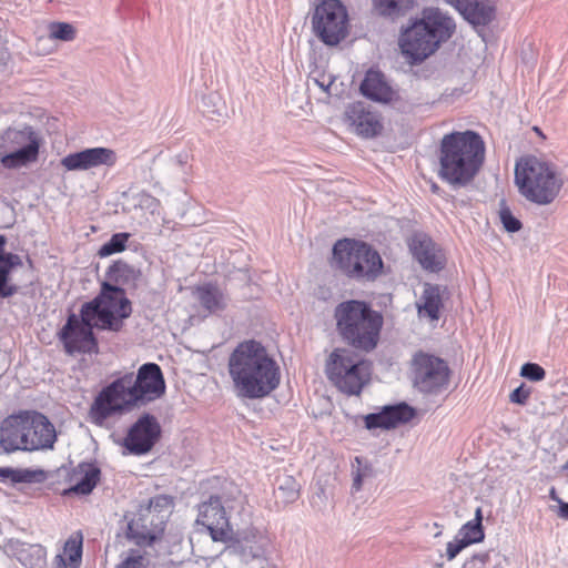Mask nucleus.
<instances>
[{
  "label": "nucleus",
  "mask_w": 568,
  "mask_h": 568,
  "mask_svg": "<svg viewBox=\"0 0 568 568\" xmlns=\"http://www.w3.org/2000/svg\"><path fill=\"white\" fill-rule=\"evenodd\" d=\"M165 389L161 367L155 363H145L136 374L125 373L103 387L91 406L90 416L101 425L114 414L161 398Z\"/></svg>",
  "instance_id": "obj_1"
},
{
  "label": "nucleus",
  "mask_w": 568,
  "mask_h": 568,
  "mask_svg": "<svg viewBox=\"0 0 568 568\" xmlns=\"http://www.w3.org/2000/svg\"><path fill=\"white\" fill-rule=\"evenodd\" d=\"M229 375L239 397L261 399L281 383V371L267 349L254 339L237 344L229 356Z\"/></svg>",
  "instance_id": "obj_2"
},
{
  "label": "nucleus",
  "mask_w": 568,
  "mask_h": 568,
  "mask_svg": "<svg viewBox=\"0 0 568 568\" xmlns=\"http://www.w3.org/2000/svg\"><path fill=\"white\" fill-rule=\"evenodd\" d=\"M485 161V142L479 133L466 130L445 134L439 146L438 176L453 187L473 182Z\"/></svg>",
  "instance_id": "obj_3"
},
{
  "label": "nucleus",
  "mask_w": 568,
  "mask_h": 568,
  "mask_svg": "<svg viewBox=\"0 0 568 568\" xmlns=\"http://www.w3.org/2000/svg\"><path fill=\"white\" fill-rule=\"evenodd\" d=\"M456 31L454 19L437 7L424 8L400 30L402 53L414 64L422 63L447 42Z\"/></svg>",
  "instance_id": "obj_4"
},
{
  "label": "nucleus",
  "mask_w": 568,
  "mask_h": 568,
  "mask_svg": "<svg viewBox=\"0 0 568 568\" xmlns=\"http://www.w3.org/2000/svg\"><path fill=\"white\" fill-rule=\"evenodd\" d=\"M334 318L337 333L347 345L366 353L377 346L384 317L368 303L358 300L341 302L334 310Z\"/></svg>",
  "instance_id": "obj_5"
},
{
  "label": "nucleus",
  "mask_w": 568,
  "mask_h": 568,
  "mask_svg": "<svg viewBox=\"0 0 568 568\" xmlns=\"http://www.w3.org/2000/svg\"><path fill=\"white\" fill-rule=\"evenodd\" d=\"M515 184L524 199L544 206L558 197L564 180L555 164L528 155L516 162Z\"/></svg>",
  "instance_id": "obj_6"
},
{
  "label": "nucleus",
  "mask_w": 568,
  "mask_h": 568,
  "mask_svg": "<svg viewBox=\"0 0 568 568\" xmlns=\"http://www.w3.org/2000/svg\"><path fill=\"white\" fill-rule=\"evenodd\" d=\"M326 375L342 393L359 395L371 381L372 365L348 348H336L327 361Z\"/></svg>",
  "instance_id": "obj_7"
},
{
  "label": "nucleus",
  "mask_w": 568,
  "mask_h": 568,
  "mask_svg": "<svg viewBox=\"0 0 568 568\" xmlns=\"http://www.w3.org/2000/svg\"><path fill=\"white\" fill-rule=\"evenodd\" d=\"M82 306L98 320L95 326L99 329L111 332L121 331L122 321L132 314V305L124 288L110 282H103L100 293Z\"/></svg>",
  "instance_id": "obj_8"
},
{
  "label": "nucleus",
  "mask_w": 568,
  "mask_h": 568,
  "mask_svg": "<svg viewBox=\"0 0 568 568\" xmlns=\"http://www.w3.org/2000/svg\"><path fill=\"white\" fill-rule=\"evenodd\" d=\"M311 22L314 34L328 47L339 44L348 34V12L341 0H317Z\"/></svg>",
  "instance_id": "obj_9"
},
{
  "label": "nucleus",
  "mask_w": 568,
  "mask_h": 568,
  "mask_svg": "<svg viewBox=\"0 0 568 568\" xmlns=\"http://www.w3.org/2000/svg\"><path fill=\"white\" fill-rule=\"evenodd\" d=\"M93 320H97L90 312L81 306L80 316L71 313L59 333V338L63 344L65 353L73 355L75 353L91 354L98 352V341L93 333Z\"/></svg>",
  "instance_id": "obj_10"
},
{
  "label": "nucleus",
  "mask_w": 568,
  "mask_h": 568,
  "mask_svg": "<svg viewBox=\"0 0 568 568\" xmlns=\"http://www.w3.org/2000/svg\"><path fill=\"white\" fill-rule=\"evenodd\" d=\"M450 369L443 358L419 352L413 357L414 386L425 394H438L449 382Z\"/></svg>",
  "instance_id": "obj_11"
},
{
  "label": "nucleus",
  "mask_w": 568,
  "mask_h": 568,
  "mask_svg": "<svg viewBox=\"0 0 568 568\" xmlns=\"http://www.w3.org/2000/svg\"><path fill=\"white\" fill-rule=\"evenodd\" d=\"M161 425L156 417L144 413L129 428L123 447L132 455L141 456L152 450L161 437Z\"/></svg>",
  "instance_id": "obj_12"
},
{
  "label": "nucleus",
  "mask_w": 568,
  "mask_h": 568,
  "mask_svg": "<svg viewBox=\"0 0 568 568\" xmlns=\"http://www.w3.org/2000/svg\"><path fill=\"white\" fill-rule=\"evenodd\" d=\"M165 529V516L158 515L141 505L128 523V538L139 547L151 546Z\"/></svg>",
  "instance_id": "obj_13"
},
{
  "label": "nucleus",
  "mask_w": 568,
  "mask_h": 568,
  "mask_svg": "<svg viewBox=\"0 0 568 568\" xmlns=\"http://www.w3.org/2000/svg\"><path fill=\"white\" fill-rule=\"evenodd\" d=\"M196 524L204 526L214 541H225L231 534L229 518L219 496H211L199 506Z\"/></svg>",
  "instance_id": "obj_14"
},
{
  "label": "nucleus",
  "mask_w": 568,
  "mask_h": 568,
  "mask_svg": "<svg viewBox=\"0 0 568 568\" xmlns=\"http://www.w3.org/2000/svg\"><path fill=\"white\" fill-rule=\"evenodd\" d=\"M116 163V154L104 146L88 148L69 153L61 159V165L67 171H88L99 166L111 168Z\"/></svg>",
  "instance_id": "obj_15"
},
{
  "label": "nucleus",
  "mask_w": 568,
  "mask_h": 568,
  "mask_svg": "<svg viewBox=\"0 0 568 568\" xmlns=\"http://www.w3.org/2000/svg\"><path fill=\"white\" fill-rule=\"evenodd\" d=\"M29 410H19L7 416L0 424V447L4 453L26 452L28 443Z\"/></svg>",
  "instance_id": "obj_16"
},
{
  "label": "nucleus",
  "mask_w": 568,
  "mask_h": 568,
  "mask_svg": "<svg viewBox=\"0 0 568 568\" xmlns=\"http://www.w3.org/2000/svg\"><path fill=\"white\" fill-rule=\"evenodd\" d=\"M28 443L26 452L51 449L57 440V433L49 418L37 410H29Z\"/></svg>",
  "instance_id": "obj_17"
},
{
  "label": "nucleus",
  "mask_w": 568,
  "mask_h": 568,
  "mask_svg": "<svg viewBox=\"0 0 568 568\" xmlns=\"http://www.w3.org/2000/svg\"><path fill=\"white\" fill-rule=\"evenodd\" d=\"M415 416V409L407 403L402 402L394 405H386L377 413L365 416L367 429H393L402 424L410 422Z\"/></svg>",
  "instance_id": "obj_18"
},
{
  "label": "nucleus",
  "mask_w": 568,
  "mask_h": 568,
  "mask_svg": "<svg viewBox=\"0 0 568 568\" xmlns=\"http://www.w3.org/2000/svg\"><path fill=\"white\" fill-rule=\"evenodd\" d=\"M345 116L356 134L362 138H375L383 130L378 114L363 102L349 104L346 109Z\"/></svg>",
  "instance_id": "obj_19"
},
{
  "label": "nucleus",
  "mask_w": 568,
  "mask_h": 568,
  "mask_svg": "<svg viewBox=\"0 0 568 568\" xmlns=\"http://www.w3.org/2000/svg\"><path fill=\"white\" fill-rule=\"evenodd\" d=\"M409 250L424 270L439 272L445 267V257L442 251L427 234H414L409 242Z\"/></svg>",
  "instance_id": "obj_20"
},
{
  "label": "nucleus",
  "mask_w": 568,
  "mask_h": 568,
  "mask_svg": "<svg viewBox=\"0 0 568 568\" xmlns=\"http://www.w3.org/2000/svg\"><path fill=\"white\" fill-rule=\"evenodd\" d=\"M474 28L486 27L496 17V7L490 0H447Z\"/></svg>",
  "instance_id": "obj_21"
},
{
  "label": "nucleus",
  "mask_w": 568,
  "mask_h": 568,
  "mask_svg": "<svg viewBox=\"0 0 568 568\" xmlns=\"http://www.w3.org/2000/svg\"><path fill=\"white\" fill-rule=\"evenodd\" d=\"M355 240H338L333 246V262L346 276L355 280H363V266L358 258L365 255L357 254Z\"/></svg>",
  "instance_id": "obj_22"
},
{
  "label": "nucleus",
  "mask_w": 568,
  "mask_h": 568,
  "mask_svg": "<svg viewBox=\"0 0 568 568\" xmlns=\"http://www.w3.org/2000/svg\"><path fill=\"white\" fill-rule=\"evenodd\" d=\"M8 555L13 556L26 568H45L47 550L39 544H27L10 539L4 545Z\"/></svg>",
  "instance_id": "obj_23"
},
{
  "label": "nucleus",
  "mask_w": 568,
  "mask_h": 568,
  "mask_svg": "<svg viewBox=\"0 0 568 568\" xmlns=\"http://www.w3.org/2000/svg\"><path fill=\"white\" fill-rule=\"evenodd\" d=\"M361 92L367 99L389 103L396 99L397 92L388 84L382 71L369 69L361 83Z\"/></svg>",
  "instance_id": "obj_24"
},
{
  "label": "nucleus",
  "mask_w": 568,
  "mask_h": 568,
  "mask_svg": "<svg viewBox=\"0 0 568 568\" xmlns=\"http://www.w3.org/2000/svg\"><path fill=\"white\" fill-rule=\"evenodd\" d=\"M195 296L202 308L210 314L223 312L229 305L227 295L217 285L212 283L197 286Z\"/></svg>",
  "instance_id": "obj_25"
},
{
  "label": "nucleus",
  "mask_w": 568,
  "mask_h": 568,
  "mask_svg": "<svg viewBox=\"0 0 568 568\" xmlns=\"http://www.w3.org/2000/svg\"><path fill=\"white\" fill-rule=\"evenodd\" d=\"M142 276L141 270L128 264L122 260L113 262L105 272L106 282L119 286L136 287L138 282Z\"/></svg>",
  "instance_id": "obj_26"
},
{
  "label": "nucleus",
  "mask_w": 568,
  "mask_h": 568,
  "mask_svg": "<svg viewBox=\"0 0 568 568\" xmlns=\"http://www.w3.org/2000/svg\"><path fill=\"white\" fill-rule=\"evenodd\" d=\"M39 154V141H32L28 145L17 150L0 151V163L6 169H18L37 160Z\"/></svg>",
  "instance_id": "obj_27"
},
{
  "label": "nucleus",
  "mask_w": 568,
  "mask_h": 568,
  "mask_svg": "<svg viewBox=\"0 0 568 568\" xmlns=\"http://www.w3.org/2000/svg\"><path fill=\"white\" fill-rule=\"evenodd\" d=\"M268 545V537L256 529H250L243 532L241 549L244 556L250 555L253 559H255V562L252 567H258V560L265 559L264 554Z\"/></svg>",
  "instance_id": "obj_28"
},
{
  "label": "nucleus",
  "mask_w": 568,
  "mask_h": 568,
  "mask_svg": "<svg viewBox=\"0 0 568 568\" xmlns=\"http://www.w3.org/2000/svg\"><path fill=\"white\" fill-rule=\"evenodd\" d=\"M78 473L81 475L80 480L64 490V494L89 495L95 488L101 477V469L94 463H80L78 465Z\"/></svg>",
  "instance_id": "obj_29"
},
{
  "label": "nucleus",
  "mask_w": 568,
  "mask_h": 568,
  "mask_svg": "<svg viewBox=\"0 0 568 568\" xmlns=\"http://www.w3.org/2000/svg\"><path fill=\"white\" fill-rule=\"evenodd\" d=\"M32 141H38L32 126L24 125L22 129L8 128L0 135V151L17 150Z\"/></svg>",
  "instance_id": "obj_30"
},
{
  "label": "nucleus",
  "mask_w": 568,
  "mask_h": 568,
  "mask_svg": "<svg viewBox=\"0 0 568 568\" xmlns=\"http://www.w3.org/2000/svg\"><path fill=\"white\" fill-rule=\"evenodd\" d=\"M445 291L446 287L428 283L425 284L422 295L423 304L418 305V312H425L430 320L437 321L440 316L443 293Z\"/></svg>",
  "instance_id": "obj_31"
},
{
  "label": "nucleus",
  "mask_w": 568,
  "mask_h": 568,
  "mask_svg": "<svg viewBox=\"0 0 568 568\" xmlns=\"http://www.w3.org/2000/svg\"><path fill=\"white\" fill-rule=\"evenodd\" d=\"M357 254L365 255L364 258H358L359 264L363 266V278L374 280L376 278L382 268L383 261L377 251L373 250L371 245L365 242L356 241Z\"/></svg>",
  "instance_id": "obj_32"
},
{
  "label": "nucleus",
  "mask_w": 568,
  "mask_h": 568,
  "mask_svg": "<svg viewBox=\"0 0 568 568\" xmlns=\"http://www.w3.org/2000/svg\"><path fill=\"white\" fill-rule=\"evenodd\" d=\"M0 479L16 484H40L47 479L43 469L0 467Z\"/></svg>",
  "instance_id": "obj_33"
},
{
  "label": "nucleus",
  "mask_w": 568,
  "mask_h": 568,
  "mask_svg": "<svg viewBox=\"0 0 568 568\" xmlns=\"http://www.w3.org/2000/svg\"><path fill=\"white\" fill-rule=\"evenodd\" d=\"M415 0H372L375 12L383 18L396 20L413 9Z\"/></svg>",
  "instance_id": "obj_34"
},
{
  "label": "nucleus",
  "mask_w": 568,
  "mask_h": 568,
  "mask_svg": "<svg viewBox=\"0 0 568 568\" xmlns=\"http://www.w3.org/2000/svg\"><path fill=\"white\" fill-rule=\"evenodd\" d=\"M63 555L69 561V568H79L82 558V536H71L64 544Z\"/></svg>",
  "instance_id": "obj_35"
},
{
  "label": "nucleus",
  "mask_w": 568,
  "mask_h": 568,
  "mask_svg": "<svg viewBox=\"0 0 568 568\" xmlns=\"http://www.w3.org/2000/svg\"><path fill=\"white\" fill-rule=\"evenodd\" d=\"M129 236L130 234L124 232L113 234L111 239L99 248L98 255L100 257H106L123 252Z\"/></svg>",
  "instance_id": "obj_36"
},
{
  "label": "nucleus",
  "mask_w": 568,
  "mask_h": 568,
  "mask_svg": "<svg viewBox=\"0 0 568 568\" xmlns=\"http://www.w3.org/2000/svg\"><path fill=\"white\" fill-rule=\"evenodd\" d=\"M278 497L285 504L295 501L300 496V487L292 476H284L280 479L277 487Z\"/></svg>",
  "instance_id": "obj_37"
},
{
  "label": "nucleus",
  "mask_w": 568,
  "mask_h": 568,
  "mask_svg": "<svg viewBox=\"0 0 568 568\" xmlns=\"http://www.w3.org/2000/svg\"><path fill=\"white\" fill-rule=\"evenodd\" d=\"M457 537L460 540H465L468 545L480 542L485 538L483 525L467 521L458 530Z\"/></svg>",
  "instance_id": "obj_38"
},
{
  "label": "nucleus",
  "mask_w": 568,
  "mask_h": 568,
  "mask_svg": "<svg viewBox=\"0 0 568 568\" xmlns=\"http://www.w3.org/2000/svg\"><path fill=\"white\" fill-rule=\"evenodd\" d=\"M141 506L143 508H149V510L154 514L165 516L166 520L170 509L173 506V498L168 495H156L150 498L146 504H142Z\"/></svg>",
  "instance_id": "obj_39"
},
{
  "label": "nucleus",
  "mask_w": 568,
  "mask_h": 568,
  "mask_svg": "<svg viewBox=\"0 0 568 568\" xmlns=\"http://www.w3.org/2000/svg\"><path fill=\"white\" fill-rule=\"evenodd\" d=\"M355 462L357 463V468L353 471V493L359 491L362 489L364 479L374 475L372 465L366 462L364 463L362 457H355Z\"/></svg>",
  "instance_id": "obj_40"
},
{
  "label": "nucleus",
  "mask_w": 568,
  "mask_h": 568,
  "mask_svg": "<svg viewBox=\"0 0 568 568\" xmlns=\"http://www.w3.org/2000/svg\"><path fill=\"white\" fill-rule=\"evenodd\" d=\"M50 38L61 41H72L75 38V28L68 22H52L49 24Z\"/></svg>",
  "instance_id": "obj_41"
},
{
  "label": "nucleus",
  "mask_w": 568,
  "mask_h": 568,
  "mask_svg": "<svg viewBox=\"0 0 568 568\" xmlns=\"http://www.w3.org/2000/svg\"><path fill=\"white\" fill-rule=\"evenodd\" d=\"M499 217L504 229L509 233H516L521 230L523 223L517 219L506 205L505 201H501L499 210Z\"/></svg>",
  "instance_id": "obj_42"
},
{
  "label": "nucleus",
  "mask_w": 568,
  "mask_h": 568,
  "mask_svg": "<svg viewBox=\"0 0 568 568\" xmlns=\"http://www.w3.org/2000/svg\"><path fill=\"white\" fill-rule=\"evenodd\" d=\"M22 266V258L20 255L2 251L0 255V268L10 277L13 268Z\"/></svg>",
  "instance_id": "obj_43"
},
{
  "label": "nucleus",
  "mask_w": 568,
  "mask_h": 568,
  "mask_svg": "<svg viewBox=\"0 0 568 568\" xmlns=\"http://www.w3.org/2000/svg\"><path fill=\"white\" fill-rule=\"evenodd\" d=\"M520 376L531 382H540L545 378V369L536 363H525L520 368Z\"/></svg>",
  "instance_id": "obj_44"
},
{
  "label": "nucleus",
  "mask_w": 568,
  "mask_h": 568,
  "mask_svg": "<svg viewBox=\"0 0 568 568\" xmlns=\"http://www.w3.org/2000/svg\"><path fill=\"white\" fill-rule=\"evenodd\" d=\"M19 292L17 284L10 283V277L0 268V298H8Z\"/></svg>",
  "instance_id": "obj_45"
},
{
  "label": "nucleus",
  "mask_w": 568,
  "mask_h": 568,
  "mask_svg": "<svg viewBox=\"0 0 568 568\" xmlns=\"http://www.w3.org/2000/svg\"><path fill=\"white\" fill-rule=\"evenodd\" d=\"M489 559V552H477L465 561L463 568H486Z\"/></svg>",
  "instance_id": "obj_46"
},
{
  "label": "nucleus",
  "mask_w": 568,
  "mask_h": 568,
  "mask_svg": "<svg viewBox=\"0 0 568 568\" xmlns=\"http://www.w3.org/2000/svg\"><path fill=\"white\" fill-rule=\"evenodd\" d=\"M467 546H469L465 540H460L459 537H455L453 541H449L446 547V556L448 560H453L456 556Z\"/></svg>",
  "instance_id": "obj_47"
},
{
  "label": "nucleus",
  "mask_w": 568,
  "mask_h": 568,
  "mask_svg": "<svg viewBox=\"0 0 568 568\" xmlns=\"http://www.w3.org/2000/svg\"><path fill=\"white\" fill-rule=\"evenodd\" d=\"M530 396V389L526 388L524 384L515 388L510 395L509 400L515 404L525 405Z\"/></svg>",
  "instance_id": "obj_48"
},
{
  "label": "nucleus",
  "mask_w": 568,
  "mask_h": 568,
  "mask_svg": "<svg viewBox=\"0 0 568 568\" xmlns=\"http://www.w3.org/2000/svg\"><path fill=\"white\" fill-rule=\"evenodd\" d=\"M142 561H143V557L141 555L129 556L122 562H120L115 568H141Z\"/></svg>",
  "instance_id": "obj_49"
},
{
  "label": "nucleus",
  "mask_w": 568,
  "mask_h": 568,
  "mask_svg": "<svg viewBox=\"0 0 568 568\" xmlns=\"http://www.w3.org/2000/svg\"><path fill=\"white\" fill-rule=\"evenodd\" d=\"M313 80L317 87H320L324 92L328 93L331 85L335 81V78L332 75L322 74L320 78H314Z\"/></svg>",
  "instance_id": "obj_50"
},
{
  "label": "nucleus",
  "mask_w": 568,
  "mask_h": 568,
  "mask_svg": "<svg viewBox=\"0 0 568 568\" xmlns=\"http://www.w3.org/2000/svg\"><path fill=\"white\" fill-rule=\"evenodd\" d=\"M54 568H69V561L63 554H58L55 556Z\"/></svg>",
  "instance_id": "obj_51"
},
{
  "label": "nucleus",
  "mask_w": 568,
  "mask_h": 568,
  "mask_svg": "<svg viewBox=\"0 0 568 568\" xmlns=\"http://www.w3.org/2000/svg\"><path fill=\"white\" fill-rule=\"evenodd\" d=\"M558 503H559V511H558L559 517L568 519V503H565L561 499H558Z\"/></svg>",
  "instance_id": "obj_52"
},
{
  "label": "nucleus",
  "mask_w": 568,
  "mask_h": 568,
  "mask_svg": "<svg viewBox=\"0 0 568 568\" xmlns=\"http://www.w3.org/2000/svg\"><path fill=\"white\" fill-rule=\"evenodd\" d=\"M470 523L473 524H479L481 525V521H483V513H481V508L478 507L475 511V517L474 519L469 520Z\"/></svg>",
  "instance_id": "obj_53"
},
{
  "label": "nucleus",
  "mask_w": 568,
  "mask_h": 568,
  "mask_svg": "<svg viewBox=\"0 0 568 568\" xmlns=\"http://www.w3.org/2000/svg\"><path fill=\"white\" fill-rule=\"evenodd\" d=\"M252 568H275L274 565L267 560V559H260L258 560V567H252Z\"/></svg>",
  "instance_id": "obj_54"
},
{
  "label": "nucleus",
  "mask_w": 568,
  "mask_h": 568,
  "mask_svg": "<svg viewBox=\"0 0 568 568\" xmlns=\"http://www.w3.org/2000/svg\"><path fill=\"white\" fill-rule=\"evenodd\" d=\"M186 158H187V155H186V154H179V155H176V158H175L176 163H178L180 166H182V165L185 163Z\"/></svg>",
  "instance_id": "obj_55"
},
{
  "label": "nucleus",
  "mask_w": 568,
  "mask_h": 568,
  "mask_svg": "<svg viewBox=\"0 0 568 568\" xmlns=\"http://www.w3.org/2000/svg\"><path fill=\"white\" fill-rule=\"evenodd\" d=\"M550 498H551L552 500H557V501H558V499H559V498L556 496L555 488H551V490H550Z\"/></svg>",
  "instance_id": "obj_56"
},
{
  "label": "nucleus",
  "mask_w": 568,
  "mask_h": 568,
  "mask_svg": "<svg viewBox=\"0 0 568 568\" xmlns=\"http://www.w3.org/2000/svg\"><path fill=\"white\" fill-rule=\"evenodd\" d=\"M562 469L568 471V460L564 464Z\"/></svg>",
  "instance_id": "obj_57"
},
{
  "label": "nucleus",
  "mask_w": 568,
  "mask_h": 568,
  "mask_svg": "<svg viewBox=\"0 0 568 568\" xmlns=\"http://www.w3.org/2000/svg\"><path fill=\"white\" fill-rule=\"evenodd\" d=\"M438 189H439V187H438L436 184H434V185H433V187H432V190H433L434 192H437V191H438Z\"/></svg>",
  "instance_id": "obj_58"
}]
</instances>
